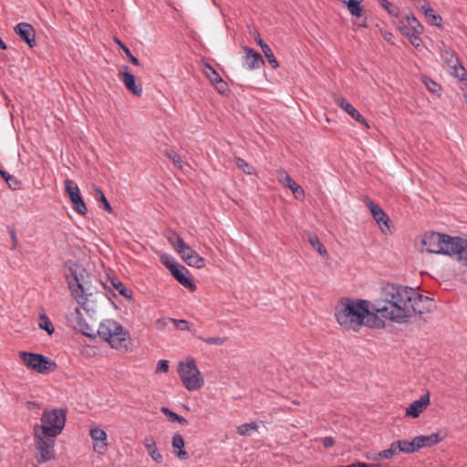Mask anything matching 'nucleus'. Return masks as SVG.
I'll return each mask as SVG.
<instances>
[{
  "label": "nucleus",
  "mask_w": 467,
  "mask_h": 467,
  "mask_svg": "<svg viewBox=\"0 0 467 467\" xmlns=\"http://www.w3.org/2000/svg\"><path fill=\"white\" fill-rule=\"evenodd\" d=\"M335 317L337 323L345 328L358 331L366 325L369 327H382L384 321L379 319L377 313L369 311L368 301L342 297L335 306Z\"/></svg>",
  "instance_id": "nucleus-1"
},
{
  "label": "nucleus",
  "mask_w": 467,
  "mask_h": 467,
  "mask_svg": "<svg viewBox=\"0 0 467 467\" xmlns=\"http://www.w3.org/2000/svg\"><path fill=\"white\" fill-rule=\"evenodd\" d=\"M413 288L392 283L383 284L380 297L372 304V309L383 318L396 323H406V307Z\"/></svg>",
  "instance_id": "nucleus-2"
},
{
  "label": "nucleus",
  "mask_w": 467,
  "mask_h": 467,
  "mask_svg": "<svg viewBox=\"0 0 467 467\" xmlns=\"http://www.w3.org/2000/svg\"><path fill=\"white\" fill-rule=\"evenodd\" d=\"M64 267L66 268L65 277L72 296L78 304H86L88 296L92 295L90 282L87 279L88 278V271L73 260L66 261Z\"/></svg>",
  "instance_id": "nucleus-3"
},
{
  "label": "nucleus",
  "mask_w": 467,
  "mask_h": 467,
  "mask_svg": "<svg viewBox=\"0 0 467 467\" xmlns=\"http://www.w3.org/2000/svg\"><path fill=\"white\" fill-rule=\"evenodd\" d=\"M421 244L426 247L429 254H441L450 255L462 249L461 236H451L437 232L426 233L421 240Z\"/></svg>",
  "instance_id": "nucleus-4"
},
{
  "label": "nucleus",
  "mask_w": 467,
  "mask_h": 467,
  "mask_svg": "<svg viewBox=\"0 0 467 467\" xmlns=\"http://www.w3.org/2000/svg\"><path fill=\"white\" fill-rule=\"evenodd\" d=\"M97 334L101 339L107 341L111 348L127 349V343L130 340L129 333L117 321L107 319L101 322Z\"/></svg>",
  "instance_id": "nucleus-5"
},
{
  "label": "nucleus",
  "mask_w": 467,
  "mask_h": 467,
  "mask_svg": "<svg viewBox=\"0 0 467 467\" xmlns=\"http://www.w3.org/2000/svg\"><path fill=\"white\" fill-rule=\"evenodd\" d=\"M41 425H36L34 429L42 431V434L49 437H57L65 428L67 411L62 409L45 410L41 416Z\"/></svg>",
  "instance_id": "nucleus-6"
},
{
  "label": "nucleus",
  "mask_w": 467,
  "mask_h": 467,
  "mask_svg": "<svg viewBox=\"0 0 467 467\" xmlns=\"http://www.w3.org/2000/svg\"><path fill=\"white\" fill-rule=\"evenodd\" d=\"M177 371L181 380L188 390H197L203 386V378L193 358L189 357L186 362H179Z\"/></svg>",
  "instance_id": "nucleus-7"
},
{
  "label": "nucleus",
  "mask_w": 467,
  "mask_h": 467,
  "mask_svg": "<svg viewBox=\"0 0 467 467\" xmlns=\"http://www.w3.org/2000/svg\"><path fill=\"white\" fill-rule=\"evenodd\" d=\"M411 298L406 307V322L413 316H421L426 313H431L436 308L435 301L427 296L420 294L413 288V294H410Z\"/></svg>",
  "instance_id": "nucleus-8"
},
{
  "label": "nucleus",
  "mask_w": 467,
  "mask_h": 467,
  "mask_svg": "<svg viewBox=\"0 0 467 467\" xmlns=\"http://www.w3.org/2000/svg\"><path fill=\"white\" fill-rule=\"evenodd\" d=\"M19 358L25 366L40 374H47L57 367L54 360L38 353L20 351Z\"/></svg>",
  "instance_id": "nucleus-9"
},
{
  "label": "nucleus",
  "mask_w": 467,
  "mask_h": 467,
  "mask_svg": "<svg viewBox=\"0 0 467 467\" xmlns=\"http://www.w3.org/2000/svg\"><path fill=\"white\" fill-rule=\"evenodd\" d=\"M55 438L45 436L42 434V431L34 429L35 446L39 451V456L36 457L38 463H44L55 459Z\"/></svg>",
  "instance_id": "nucleus-10"
},
{
  "label": "nucleus",
  "mask_w": 467,
  "mask_h": 467,
  "mask_svg": "<svg viewBox=\"0 0 467 467\" xmlns=\"http://www.w3.org/2000/svg\"><path fill=\"white\" fill-rule=\"evenodd\" d=\"M367 206L368 207L373 219L379 224L382 233L387 234L389 232V223L390 219L389 215L383 211L379 205L375 203L370 198L367 197L365 200Z\"/></svg>",
  "instance_id": "nucleus-11"
},
{
  "label": "nucleus",
  "mask_w": 467,
  "mask_h": 467,
  "mask_svg": "<svg viewBox=\"0 0 467 467\" xmlns=\"http://www.w3.org/2000/svg\"><path fill=\"white\" fill-rule=\"evenodd\" d=\"M15 33L20 37L22 41L26 43L30 47L36 46V31L32 25L21 22L14 27Z\"/></svg>",
  "instance_id": "nucleus-12"
},
{
  "label": "nucleus",
  "mask_w": 467,
  "mask_h": 467,
  "mask_svg": "<svg viewBox=\"0 0 467 467\" xmlns=\"http://www.w3.org/2000/svg\"><path fill=\"white\" fill-rule=\"evenodd\" d=\"M171 274L184 287L191 291L196 290V285L192 277L190 275L188 269L182 265L179 264L174 269H172Z\"/></svg>",
  "instance_id": "nucleus-13"
},
{
  "label": "nucleus",
  "mask_w": 467,
  "mask_h": 467,
  "mask_svg": "<svg viewBox=\"0 0 467 467\" xmlns=\"http://www.w3.org/2000/svg\"><path fill=\"white\" fill-rule=\"evenodd\" d=\"M124 71H119V76L123 81L125 88L137 97L142 94V88L140 84H137L136 78L133 74L128 71V66L123 67Z\"/></svg>",
  "instance_id": "nucleus-14"
},
{
  "label": "nucleus",
  "mask_w": 467,
  "mask_h": 467,
  "mask_svg": "<svg viewBox=\"0 0 467 467\" xmlns=\"http://www.w3.org/2000/svg\"><path fill=\"white\" fill-rule=\"evenodd\" d=\"M430 402V392L427 391L419 400L409 405V407L406 409V416L412 419L418 418L420 413L427 409Z\"/></svg>",
  "instance_id": "nucleus-15"
},
{
  "label": "nucleus",
  "mask_w": 467,
  "mask_h": 467,
  "mask_svg": "<svg viewBox=\"0 0 467 467\" xmlns=\"http://www.w3.org/2000/svg\"><path fill=\"white\" fill-rule=\"evenodd\" d=\"M335 102L355 120H357L360 124L364 125L365 127L369 128L368 124L367 123V121L363 118V116L344 98L336 97Z\"/></svg>",
  "instance_id": "nucleus-16"
},
{
  "label": "nucleus",
  "mask_w": 467,
  "mask_h": 467,
  "mask_svg": "<svg viewBox=\"0 0 467 467\" xmlns=\"http://www.w3.org/2000/svg\"><path fill=\"white\" fill-rule=\"evenodd\" d=\"M91 439L95 441H97L93 445V449L95 451H97L99 454H103L107 450V433L104 430L99 428H93L90 430L89 433Z\"/></svg>",
  "instance_id": "nucleus-17"
},
{
  "label": "nucleus",
  "mask_w": 467,
  "mask_h": 467,
  "mask_svg": "<svg viewBox=\"0 0 467 467\" xmlns=\"http://www.w3.org/2000/svg\"><path fill=\"white\" fill-rule=\"evenodd\" d=\"M244 51L245 52L244 61L249 69L259 68L265 65V60L259 52L248 47H244Z\"/></svg>",
  "instance_id": "nucleus-18"
},
{
  "label": "nucleus",
  "mask_w": 467,
  "mask_h": 467,
  "mask_svg": "<svg viewBox=\"0 0 467 467\" xmlns=\"http://www.w3.org/2000/svg\"><path fill=\"white\" fill-rule=\"evenodd\" d=\"M445 436L441 437L439 433H432L431 435H419L414 437L418 450L423 447H431L441 442Z\"/></svg>",
  "instance_id": "nucleus-19"
},
{
  "label": "nucleus",
  "mask_w": 467,
  "mask_h": 467,
  "mask_svg": "<svg viewBox=\"0 0 467 467\" xmlns=\"http://www.w3.org/2000/svg\"><path fill=\"white\" fill-rule=\"evenodd\" d=\"M282 174H284V178H280L282 183L292 191L296 199L303 200L305 197L304 189L299 184H297L286 172L283 171Z\"/></svg>",
  "instance_id": "nucleus-20"
},
{
  "label": "nucleus",
  "mask_w": 467,
  "mask_h": 467,
  "mask_svg": "<svg viewBox=\"0 0 467 467\" xmlns=\"http://www.w3.org/2000/svg\"><path fill=\"white\" fill-rule=\"evenodd\" d=\"M255 42L260 46L265 57H266L267 62L273 68H277L279 67V63L276 60L273 51L269 47V46L264 42V40L257 36L254 37Z\"/></svg>",
  "instance_id": "nucleus-21"
},
{
  "label": "nucleus",
  "mask_w": 467,
  "mask_h": 467,
  "mask_svg": "<svg viewBox=\"0 0 467 467\" xmlns=\"http://www.w3.org/2000/svg\"><path fill=\"white\" fill-rule=\"evenodd\" d=\"M172 447L177 450L175 451L176 456L181 460H186L188 459L189 455L188 452L184 450V439L183 437L176 433L172 436V441H171Z\"/></svg>",
  "instance_id": "nucleus-22"
},
{
  "label": "nucleus",
  "mask_w": 467,
  "mask_h": 467,
  "mask_svg": "<svg viewBox=\"0 0 467 467\" xmlns=\"http://www.w3.org/2000/svg\"><path fill=\"white\" fill-rule=\"evenodd\" d=\"M420 9L424 12L426 17L430 19V24L437 27L441 26L442 17L440 15L435 14L434 10L429 5L427 0H423V5Z\"/></svg>",
  "instance_id": "nucleus-23"
},
{
  "label": "nucleus",
  "mask_w": 467,
  "mask_h": 467,
  "mask_svg": "<svg viewBox=\"0 0 467 467\" xmlns=\"http://www.w3.org/2000/svg\"><path fill=\"white\" fill-rule=\"evenodd\" d=\"M78 318L77 325L75 327L79 332H81L84 336L88 337H95L96 334L91 326H89L86 320L81 317L79 310L77 308Z\"/></svg>",
  "instance_id": "nucleus-24"
},
{
  "label": "nucleus",
  "mask_w": 467,
  "mask_h": 467,
  "mask_svg": "<svg viewBox=\"0 0 467 467\" xmlns=\"http://www.w3.org/2000/svg\"><path fill=\"white\" fill-rule=\"evenodd\" d=\"M441 56L444 63L448 65L449 67H454L456 64H459V57L454 50L451 47H443V49L441 51Z\"/></svg>",
  "instance_id": "nucleus-25"
},
{
  "label": "nucleus",
  "mask_w": 467,
  "mask_h": 467,
  "mask_svg": "<svg viewBox=\"0 0 467 467\" xmlns=\"http://www.w3.org/2000/svg\"><path fill=\"white\" fill-rule=\"evenodd\" d=\"M394 444L396 445L397 451L399 452L413 453L419 451L414 439L411 441L407 440H399L394 441Z\"/></svg>",
  "instance_id": "nucleus-26"
},
{
  "label": "nucleus",
  "mask_w": 467,
  "mask_h": 467,
  "mask_svg": "<svg viewBox=\"0 0 467 467\" xmlns=\"http://www.w3.org/2000/svg\"><path fill=\"white\" fill-rule=\"evenodd\" d=\"M339 1L344 3L347 5L349 13L353 16L359 18L363 16V7L360 5L362 0H339Z\"/></svg>",
  "instance_id": "nucleus-27"
},
{
  "label": "nucleus",
  "mask_w": 467,
  "mask_h": 467,
  "mask_svg": "<svg viewBox=\"0 0 467 467\" xmlns=\"http://www.w3.org/2000/svg\"><path fill=\"white\" fill-rule=\"evenodd\" d=\"M94 198L97 201L99 208L108 213H112V207L100 188L95 187Z\"/></svg>",
  "instance_id": "nucleus-28"
},
{
  "label": "nucleus",
  "mask_w": 467,
  "mask_h": 467,
  "mask_svg": "<svg viewBox=\"0 0 467 467\" xmlns=\"http://www.w3.org/2000/svg\"><path fill=\"white\" fill-rule=\"evenodd\" d=\"M144 445L147 449L148 453L150 455L153 461H155L156 462H162V455L158 451L156 442L152 437L147 439Z\"/></svg>",
  "instance_id": "nucleus-29"
},
{
  "label": "nucleus",
  "mask_w": 467,
  "mask_h": 467,
  "mask_svg": "<svg viewBox=\"0 0 467 467\" xmlns=\"http://www.w3.org/2000/svg\"><path fill=\"white\" fill-rule=\"evenodd\" d=\"M110 285L126 299H132V291L128 289L124 284L117 277L109 278Z\"/></svg>",
  "instance_id": "nucleus-30"
},
{
  "label": "nucleus",
  "mask_w": 467,
  "mask_h": 467,
  "mask_svg": "<svg viewBox=\"0 0 467 467\" xmlns=\"http://www.w3.org/2000/svg\"><path fill=\"white\" fill-rule=\"evenodd\" d=\"M308 242L311 246L323 257L327 258L328 253L324 246V244L320 242L318 236L317 234H309Z\"/></svg>",
  "instance_id": "nucleus-31"
},
{
  "label": "nucleus",
  "mask_w": 467,
  "mask_h": 467,
  "mask_svg": "<svg viewBox=\"0 0 467 467\" xmlns=\"http://www.w3.org/2000/svg\"><path fill=\"white\" fill-rule=\"evenodd\" d=\"M161 411L168 417L169 420L171 421V422H178L183 426H186L188 425V420L180 416L179 414L173 412L172 410H171L169 408L167 407H161Z\"/></svg>",
  "instance_id": "nucleus-32"
},
{
  "label": "nucleus",
  "mask_w": 467,
  "mask_h": 467,
  "mask_svg": "<svg viewBox=\"0 0 467 467\" xmlns=\"http://www.w3.org/2000/svg\"><path fill=\"white\" fill-rule=\"evenodd\" d=\"M70 202L74 210L80 215H85L88 213L86 203L80 193L71 199Z\"/></svg>",
  "instance_id": "nucleus-33"
},
{
  "label": "nucleus",
  "mask_w": 467,
  "mask_h": 467,
  "mask_svg": "<svg viewBox=\"0 0 467 467\" xmlns=\"http://www.w3.org/2000/svg\"><path fill=\"white\" fill-rule=\"evenodd\" d=\"M114 42L122 49V51L125 53L127 58L131 64H133L134 66H140L139 59L131 54L129 47L121 40L115 36Z\"/></svg>",
  "instance_id": "nucleus-34"
},
{
  "label": "nucleus",
  "mask_w": 467,
  "mask_h": 467,
  "mask_svg": "<svg viewBox=\"0 0 467 467\" xmlns=\"http://www.w3.org/2000/svg\"><path fill=\"white\" fill-rule=\"evenodd\" d=\"M461 240L462 241V249L455 253H451L450 256L457 255L458 262L467 267V238L461 237Z\"/></svg>",
  "instance_id": "nucleus-35"
},
{
  "label": "nucleus",
  "mask_w": 467,
  "mask_h": 467,
  "mask_svg": "<svg viewBox=\"0 0 467 467\" xmlns=\"http://www.w3.org/2000/svg\"><path fill=\"white\" fill-rule=\"evenodd\" d=\"M258 430V424L255 421L244 423L237 427V433L241 436H250L252 431Z\"/></svg>",
  "instance_id": "nucleus-36"
},
{
  "label": "nucleus",
  "mask_w": 467,
  "mask_h": 467,
  "mask_svg": "<svg viewBox=\"0 0 467 467\" xmlns=\"http://www.w3.org/2000/svg\"><path fill=\"white\" fill-rule=\"evenodd\" d=\"M184 262L188 265L196 267V268H202L205 265L204 258L200 256L196 252L192 255H188L187 259Z\"/></svg>",
  "instance_id": "nucleus-37"
},
{
  "label": "nucleus",
  "mask_w": 467,
  "mask_h": 467,
  "mask_svg": "<svg viewBox=\"0 0 467 467\" xmlns=\"http://www.w3.org/2000/svg\"><path fill=\"white\" fill-rule=\"evenodd\" d=\"M39 327L45 330L48 335H52L55 331L54 326L46 314L39 316Z\"/></svg>",
  "instance_id": "nucleus-38"
},
{
  "label": "nucleus",
  "mask_w": 467,
  "mask_h": 467,
  "mask_svg": "<svg viewBox=\"0 0 467 467\" xmlns=\"http://www.w3.org/2000/svg\"><path fill=\"white\" fill-rule=\"evenodd\" d=\"M451 68L452 69L451 74L467 85V71L461 62L459 61V64H456L454 67H451Z\"/></svg>",
  "instance_id": "nucleus-39"
},
{
  "label": "nucleus",
  "mask_w": 467,
  "mask_h": 467,
  "mask_svg": "<svg viewBox=\"0 0 467 467\" xmlns=\"http://www.w3.org/2000/svg\"><path fill=\"white\" fill-rule=\"evenodd\" d=\"M65 191L68 195L69 200L80 193L78 186L71 180L65 181Z\"/></svg>",
  "instance_id": "nucleus-40"
},
{
  "label": "nucleus",
  "mask_w": 467,
  "mask_h": 467,
  "mask_svg": "<svg viewBox=\"0 0 467 467\" xmlns=\"http://www.w3.org/2000/svg\"><path fill=\"white\" fill-rule=\"evenodd\" d=\"M422 81L430 92L440 95V92L441 91V86L440 84L426 76L422 78Z\"/></svg>",
  "instance_id": "nucleus-41"
},
{
  "label": "nucleus",
  "mask_w": 467,
  "mask_h": 467,
  "mask_svg": "<svg viewBox=\"0 0 467 467\" xmlns=\"http://www.w3.org/2000/svg\"><path fill=\"white\" fill-rule=\"evenodd\" d=\"M379 4L392 16L398 17L400 11L397 6L389 0H378Z\"/></svg>",
  "instance_id": "nucleus-42"
},
{
  "label": "nucleus",
  "mask_w": 467,
  "mask_h": 467,
  "mask_svg": "<svg viewBox=\"0 0 467 467\" xmlns=\"http://www.w3.org/2000/svg\"><path fill=\"white\" fill-rule=\"evenodd\" d=\"M396 445L394 444V441L390 444V447L387 450L379 451L377 456L374 458V460L379 459H391L396 453H397Z\"/></svg>",
  "instance_id": "nucleus-43"
},
{
  "label": "nucleus",
  "mask_w": 467,
  "mask_h": 467,
  "mask_svg": "<svg viewBox=\"0 0 467 467\" xmlns=\"http://www.w3.org/2000/svg\"><path fill=\"white\" fill-rule=\"evenodd\" d=\"M197 338L209 344V345H218V346L223 345L227 340V337H202L197 336Z\"/></svg>",
  "instance_id": "nucleus-44"
},
{
  "label": "nucleus",
  "mask_w": 467,
  "mask_h": 467,
  "mask_svg": "<svg viewBox=\"0 0 467 467\" xmlns=\"http://www.w3.org/2000/svg\"><path fill=\"white\" fill-rule=\"evenodd\" d=\"M161 261L170 270V272L179 265L175 259L169 254H162L161 256Z\"/></svg>",
  "instance_id": "nucleus-45"
},
{
  "label": "nucleus",
  "mask_w": 467,
  "mask_h": 467,
  "mask_svg": "<svg viewBox=\"0 0 467 467\" xmlns=\"http://www.w3.org/2000/svg\"><path fill=\"white\" fill-rule=\"evenodd\" d=\"M205 75L212 84H213L218 78H221V76L217 71L209 64L205 65Z\"/></svg>",
  "instance_id": "nucleus-46"
},
{
  "label": "nucleus",
  "mask_w": 467,
  "mask_h": 467,
  "mask_svg": "<svg viewBox=\"0 0 467 467\" xmlns=\"http://www.w3.org/2000/svg\"><path fill=\"white\" fill-rule=\"evenodd\" d=\"M213 85L220 94L224 95L230 92L228 84L222 78H218Z\"/></svg>",
  "instance_id": "nucleus-47"
},
{
  "label": "nucleus",
  "mask_w": 467,
  "mask_h": 467,
  "mask_svg": "<svg viewBox=\"0 0 467 467\" xmlns=\"http://www.w3.org/2000/svg\"><path fill=\"white\" fill-rule=\"evenodd\" d=\"M235 163L244 173L246 174H252L254 172V167L248 164L242 158H236Z\"/></svg>",
  "instance_id": "nucleus-48"
},
{
  "label": "nucleus",
  "mask_w": 467,
  "mask_h": 467,
  "mask_svg": "<svg viewBox=\"0 0 467 467\" xmlns=\"http://www.w3.org/2000/svg\"><path fill=\"white\" fill-rule=\"evenodd\" d=\"M165 155L172 161V162L178 166L179 168H182V159L178 153H176L173 150H167L165 151Z\"/></svg>",
  "instance_id": "nucleus-49"
},
{
  "label": "nucleus",
  "mask_w": 467,
  "mask_h": 467,
  "mask_svg": "<svg viewBox=\"0 0 467 467\" xmlns=\"http://www.w3.org/2000/svg\"><path fill=\"white\" fill-rule=\"evenodd\" d=\"M397 27L400 30V32L405 36L411 33L408 22L405 20V17L398 21Z\"/></svg>",
  "instance_id": "nucleus-50"
},
{
  "label": "nucleus",
  "mask_w": 467,
  "mask_h": 467,
  "mask_svg": "<svg viewBox=\"0 0 467 467\" xmlns=\"http://www.w3.org/2000/svg\"><path fill=\"white\" fill-rule=\"evenodd\" d=\"M172 323L175 325V327L179 330H186L190 329V323L184 319H171Z\"/></svg>",
  "instance_id": "nucleus-51"
},
{
  "label": "nucleus",
  "mask_w": 467,
  "mask_h": 467,
  "mask_svg": "<svg viewBox=\"0 0 467 467\" xmlns=\"http://www.w3.org/2000/svg\"><path fill=\"white\" fill-rule=\"evenodd\" d=\"M8 187L13 190V191H16V190H18L21 188V185H22V182L17 180L15 176L11 175L10 176V179H8V181L6 182Z\"/></svg>",
  "instance_id": "nucleus-52"
},
{
  "label": "nucleus",
  "mask_w": 467,
  "mask_h": 467,
  "mask_svg": "<svg viewBox=\"0 0 467 467\" xmlns=\"http://www.w3.org/2000/svg\"><path fill=\"white\" fill-rule=\"evenodd\" d=\"M407 37L409 38L410 43L417 48L422 44L420 37L418 35H415V33H410Z\"/></svg>",
  "instance_id": "nucleus-53"
},
{
  "label": "nucleus",
  "mask_w": 467,
  "mask_h": 467,
  "mask_svg": "<svg viewBox=\"0 0 467 467\" xmlns=\"http://www.w3.org/2000/svg\"><path fill=\"white\" fill-rule=\"evenodd\" d=\"M169 370V362L168 360H165V359H161L159 360L158 364H157V368H156V372L157 373H166L168 372Z\"/></svg>",
  "instance_id": "nucleus-54"
},
{
  "label": "nucleus",
  "mask_w": 467,
  "mask_h": 467,
  "mask_svg": "<svg viewBox=\"0 0 467 467\" xmlns=\"http://www.w3.org/2000/svg\"><path fill=\"white\" fill-rule=\"evenodd\" d=\"M195 253L188 244L183 247V249H180L178 254L182 256V258L185 261L188 255H192Z\"/></svg>",
  "instance_id": "nucleus-55"
},
{
  "label": "nucleus",
  "mask_w": 467,
  "mask_h": 467,
  "mask_svg": "<svg viewBox=\"0 0 467 467\" xmlns=\"http://www.w3.org/2000/svg\"><path fill=\"white\" fill-rule=\"evenodd\" d=\"M173 236L175 237L176 240V244H173V246L176 249V251L179 252L180 249H183V247L186 246L187 244L179 234L174 233Z\"/></svg>",
  "instance_id": "nucleus-56"
},
{
  "label": "nucleus",
  "mask_w": 467,
  "mask_h": 467,
  "mask_svg": "<svg viewBox=\"0 0 467 467\" xmlns=\"http://www.w3.org/2000/svg\"><path fill=\"white\" fill-rule=\"evenodd\" d=\"M405 20L408 22L410 32L417 26V24H420L418 19L412 14L410 16H405Z\"/></svg>",
  "instance_id": "nucleus-57"
},
{
  "label": "nucleus",
  "mask_w": 467,
  "mask_h": 467,
  "mask_svg": "<svg viewBox=\"0 0 467 467\" xmlns=\"http://www.w3.org/2000/svg\"><path fill=\"white\" fill-rule=\"evenodd\" d=\"M322 443L325 448H329L335 444V440L333 437H326L323 439Z\"/></svg>",
  "instance_id": "nucleus-58"
},
{
  "label": "nucleus",
  "mask_w": 467,
  "mask_h": 467,
  "mask_svg": "<svg viewBox=\"0 0 467 467\" xmlns=\"http://www.w3.org/2000/svg\"><path fill=\"white\" fill-rule=\"evenodd\" d=\"M381 35H382L383 38H384L387 42H389V43H390V44H392V45L394 44V43H393V41H392L393 35H392L391 33L387 32V31H381Z\"/></svg>",
  "instance_id": "nucleus-59"
},
{
  "label": "nucleus",
  "mask_w": 467,
  "mask_h": 467,
  "mask_svg": "<svg viewBox=\"0 0 467 467\" xmlns=\"http://www.w3.org/2000/svg\"><path fill=\"white\" fill-rule=\"evenodd\" d=\"M358 467H388V466L379 464V463H367V462H359Z\"/></svg>",
  "instance_id": "nucleus-60"
},
{
  "label": "nucleus",
  "mask_w": 467,
  "mask_h": 467,
  "mask_svg": "<svg viewBox=\"0 0 467 467\" xmlns=\"http://www.w3.org/2000/svg\"><path fill=\"white\" fill-rule=\"evenodd\" d=\"M424 31V28L422 26V25L420 23V24H417V26L412 29L411 33H415V35H420L422 34Z\"/></svg>",
  "instance_id": "nucleus-61"
},
{
  "label": "nucleus",
  "mask_w": 467,
  "mask_h": 467,
  "mask_svg": "<svg viewBox=\"0 0 467 467\" xmlns=\"http://www.w3.org/2000/svg\"><path fill=\"white\" fill-rule=\"evenodd\" d=\"M9 234H10V236H11V239H12V242H13V244H14L13 248H15L16 246L17 243H18L16 232L14 230H11L9 232Z\"/></svg>",
  "instance_id": "nucleus-62"
},
{
  "label": "nucleus",
  "mask_w": 467,
  "mask_h": 467,
  "mask_svg": "<svg viewBox=\"0 0 467 467\" xmlns=\"http://www.w3.org/2000/svg\"><path fill=\"white\" fill-rule=\"evenodd\" d=\"M0 176L5 181V182L10 179L11 174L7 171L0 168Z\"/></svg>",
  "instance_id": "nucleus-63"
},
{
  "label": "nucleus",
  "mask_w": 467,
  "mask_h": 467,
  "mask_svg": "<svg viewBox=\"0 0 467 467\" xmlns=\"http://www.w3.org/2000/svg\"><path fill=\"white\" fill-rule=\"evenodd\" d=\"M413 2L417 8L420 9V6L423 5V0H413Z\"/></svg>",
  "instance_id": "nucleus-64"
}]
</instances>
